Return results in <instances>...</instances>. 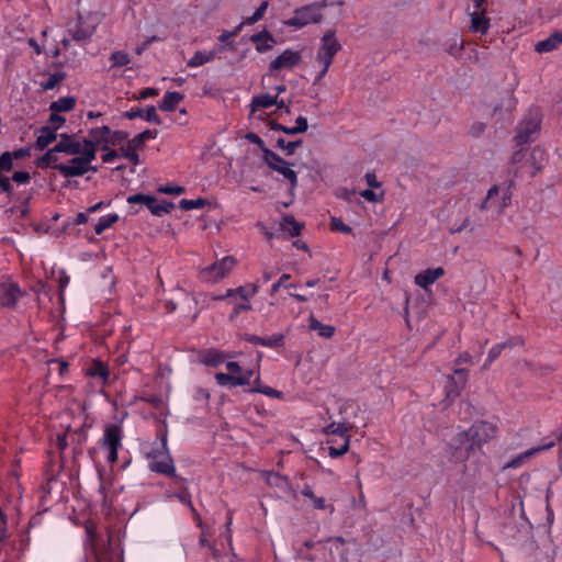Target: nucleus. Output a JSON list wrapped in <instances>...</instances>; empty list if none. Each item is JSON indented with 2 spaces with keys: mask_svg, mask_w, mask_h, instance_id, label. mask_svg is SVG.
Segmentation results:
<instances>
[{
  "mask_svg": "<svg viewBox=\"0 0 562 562\" xmlns=\"http://www.w3.org/2000/svg\"><path fill=\"white\" fill-rule=\"evenodd\" d=\"M496 427L487 422H477L470 429L459 432L451 441L457 460L468 459L475 449L495 436Z\"/></svg>",
  "mask_w": 562,
  "mask_h": 562,
  "instance_id": "obj_1",
  "label": "nucleus"
},
{
  "mask_svg": "<svg viewBox=\"0 0 562 562\" xmlns=\"http://www.w3.org/2000/svg\"><path fill=\"white\" fill-rule=\"evenodd\" d=\"M146 458L149 461V470L162 474L172 479H179L176 474V468L173 464V460L170 456L168 446H167V436L162 435L160 437V443L156 447H153L150 451L146 452Z\"/></svg>",
  "mask_w": 562,
  "mask_h": 562,
  "instance_id": "obj_2",
  "label": "nucleus"
},
{
  "mask_svg": "<svg viewBox=\"0 0 562 562\" xmlns=\"http://www.w3.org/2000/svg\"><path fill=\"white\" fill-rule=\"evenodd\" d=\"M327 5L326 1L307 4L294 11V15L289 19L285 24L295 29H301L310 23H318L322 21V9Z\"/></svg>",
  "mask_w": 562,
  "mask_h": 562,
  "instance_id": "obj_3",
  "label": "nucleus"
},
{
  "mask_svg": "<svg viewBox=\"0 0 562 562\" xmlns=\"http://www.w3.org/2000/svg\"><path fill=\"white\" fill-rule=\"evenodd\" d=\"M541 114L538 109L530 110L528 115L517 126L516 140L518 145L535 140L540 131Z\"/></svg>",
  "mask_w": 562,
  "mask_h": 562,
  "instance_id": "obj_4",
  "label": "nucleus"
},
{
  "mask_svg": "<svg viewBox=\"0 0 562 562\" xmlns=\"http://www.w3.org/2000/svg\"><path fill=\"white\" fill-rule=\"evenodd\" d=\"M341 45L336 38L335 31H327L322 40L321 46L316 53V60L325 66H330L335 55L340 50Z\"/></svg>",
  "mask_w": 562,
  "mask_h": 562,
  "instance_id": "obj_5",
  "label": "nucleus"
},
{
  "mask_svg": "<svg viewBox=\"0 0 562 562\" xmlns=\"http://www.w3.org/2000/svg\"><path fill=\"white\" fill-rule=\"evenodd\" d=\"M122 446V428L116 424L108 425L102 438V447L109 451L108 462L117 461V450Z\"/></svg>",
  "mask_w": 562,
  "mask_h": 562,
  "instance_id": "obj_6",
  "label": "nucleus"
},
{
  "mask_svg": "<svg viewBox=\"0 0 562 562\" xmlns=\"http://www.w3.org/2000/svg\"><path fill=\"white\" fill-rule=\"evenodd\" d=\"M235 263L236 259L232 256H227L207 267L203 271V276L206 280L215 282L220 279H223L233 269Z\"/></svg>",
  "mask_w": 562,
  "mask_h": 562,
  "instance_id": "obj_7",
  "label": "nucleus"
},
{
  "mask_svg": "<svg viewBox=\"0 0 562 562\" xmlns=\"http://www.w3.org/2000/svg\"><path fill=\"white\" fill-rule=\"evenodd\" d=\"M302 61V55L297 50L285 49L277 56L269 65V72L273 74L276 70L288 68L292 69Z\"/></svg>",
  "mask_w": 562,
  "mask_h": 562,
  "instance_id": "obj_8",
  "label": "nucleus"
},
{
  "mask_svg": "<svg viewBox=\"0 0 562 562\" xmlns=\"http://www.w3.org/2000/svg\"><path fill=\"white\" fill-rule=\"evenodd\" d=\"M252 375H254L252 370H247L244 373L240 372L237 375L217 372L215 374V380H216L217 384L221 386H226V385L243 386V385H248L250 383V379Z\"/></svg>",
  "mask_w": 562,
  "mask_h": 562,
  "instance_id": "obj_9",
  "label": "nucleus"
},
{
  "mask_svg": "<svg viewBox=\"0 0 562 562\" xmlns=\"http://www.w3.org/2000/svg\"><path fill=\"white\" fill-rule=\"evenodd\" d=\"M95 31L93 25L85 22L83 16L78 14L77 21L74 25L69 24L68 32L72 40L76 42H82L89 40Z\"/></svg>",
  "mask_w": 562,
  "mask_h": 562,
  "instance_id": "obj_10",
  "label": "nucleus"
},
{
  "mask_svg": "<svg viewBox=\"0 0 562 562\" xmlns=\"http://www.w3.org/2000/svg\"><path fill=\"white\" fill-rule=\"evenodd\" d=\"M468 379V371L465 369H456L453 374L449 376L447 390V397L454 398L459 396L460 391L464 387Z\"/></svg>",
  "mask_w": 562,
  "mask_h": 562,
  "instance_id": "obj_11",
  "label": "nucleus"
},
{
  "mask_svg": "<svg viewBox=\"0 0 562 562\" xmlns=\"http://www.w3.org/2000/svg\"><path fill=\"white\" fill-rule=\"evenodd\" d=\"M60 140L54 146L57 153L76 156L81 151V143L76 140L74 134H60Z\"/></svg>",
  "mask_w": 562,
  "mask_h": 562,
  "instance_id": "obj_12",
  "label": "nucleus"
},
{
  "mask_svg": "<svg viewBox=\"0 0 562 562\" xmlns=\"http://www.w3.org/2000/svg\"><path fill=\"white\" fill-rule=\"evenodd\" d=\"M21 290L16 283H1L0 284V305L12 307L15 305Z\"/></svg>",
  "mask_w": 562,
  "mask_h": 562,
  "instance_id": "obj_13",
  "label": "nucleus"
},
{
  "mask_svg": "<svg viewBox=\"0 0 562 562\" xmlns=\"http://www.w3.org/2000/svg\"><path fill=\"white\" fill-rule=\"evenodd\" d=\"M243 338L248 342L262 345L269 348H278L284 345V336L282 334H274L270 337H260L252 334H245Z\"/></svg>",
  "mask_w": 562,
  "mask_h": 562,
  "instance_id": "obj_14",
  "label": "nucleus"
},
{
  "mask_svg": "<svg viewBox=\"0 0 562 562\" xmlns=\"http://www.w3.org/2000/svg\"><path fill=\"white\" fill-rule=\"evenodd\" d=\"M59 126L45 125L42 126L40 132L41 134L37 136L35 142V148L37 150H44L49 144L55 142L58 137L57 131Z\"/></svg>",
  "mask_w": 562,
  "mask_h": 562,
  "instance_id": "obj_15",
  "label": "nucleus"
},
{
  "mask_svg": "<svg viewBox=\"0 0 562 562\" xmlns=\"http://www.w3.org/2000/svg\"><path fill=\"white\" fill-rule=\"evenodd\" d=\"M91 166L83 165L82 162H70V165L59 164L54 166L65 178H74L83 176L90 171Z\"/></svg>",
  "mask_w": 562,
  "mask_h": 562,
  "instance_id": "obj_16",
  "label": "nucleus"
},
{
  "mask_svg": "<svg viewBox=\"0 0 562 562\" xmlns=\"http://www.w3.org/2000/svg\"><path fill=\"white\" fill-rule=\"evenodd\" d=\"M486 11H473L470 13L471 18V24H470V31L473 33H481L486 34L491 24L490 19L485 15Z\"/></svg>",
  "mask_w": 562,
  "mask_h": 562,
  "instance_id": "obj_17",
  "label": "nucleus"
},
{
  "mask_svg": "<svg viewBox=\"0 0 562 562\" xmlns=\"http://www.w3.org/2000/svg\"><path fill=\"white\" fill-rule=\"evenodd\" d=\"M250 41L256 44L258 53L270 50L276 43L274 36L266 29L250 36Z\"/></svg>",
  "mask_w": 562,
  "mask_h": 562,
  "instance_id": "obj_18",
  "label": "nucleus"
},
{
  "mask_svg": "<svg viewBox=\"0 0 562 562\" xmlns=\"http://www.w3.org/2000/svg\"><path fill=\"white\" fill-rule=\"evenodd\" d=\"M562 44V32L555 31L547 38L538 42L535 46L537 53H549L557 49Z\"/></svg>",
  "mask_w": 562,
  "mask_h": 562,
  "instance_id": "obj_19",
  "label": "nucleus"
},
{
  "mask_svg": "<svg viewBox=\"0 0 562 562\" xmlns=\"http://www.w3.org/2000/svg\"><path fill=\"white\" fill-rule=\"evenodd\" d=\"M445 270L441 267L435 269H427L415 277V283L420 288L427 289L428 285L432 284L437 279L443 276Z\"/></svg>",
  "mask_w": 562,
  "mask_h": 562,
  "instance_id": "obj_20",
  "label": "nucleus"
},
{
  "mask_svg": "<svg viewBox=\"0 0 562 562\" xmlns=\"http://www.w3.org/2000/svg\"><path fill=\"white\" fill-rule=\"evenodd\" d=\"M225 359V353L217 349H207L200 355V361L210 367H216L223 363Z\"/></svg>",
  "mask_w": 562,
  "mask_h": 562,
  "instance_id": "obj_21",
  "label": "nucleus"
},
{
  "mask_svg": "<svg viewBox=\"0 0 562 562\" xmlns=\"http://www.w3.org/2000/svg\"><path fill=\"white\" fill-rule=\"evenodd\" d=\"M109 134L110 127L103 125L101 127H94L89 131V136L94 139L98 146H101L102 150H109Z\"/></svg>",
  "mask_w": 562,
  "mask_h": 562,
  "instance_id": "obj_22",
  "label": "nucleus"
},
{
  "mask_svg": "<svg viewBox=\"0 0 562 562\" xmlns=\"http://www.w3.org/2000/svg\"><path fill=\"white\" fill-rule=\"evenodd\" d=\"M183 94L176 91H168L160 101L158 108L161 111L171 112L175 111L178 103L183 100Z\"/></svg>",
  "mask_w": 562,
  "mask_h": 562,
  "instance_id": "obj_23",
  "label": "nucleus"
},
{
  "mask_svg": "<svg viewBox=\"0 0 562 562\" xmlns=\"http://www.w3.org/2000/svg\"><path fill=\"white\" fill-rule=\"evenodd\" d=\"M284 233H289L291 237L299 236L304 227L303 223L297 222L293 215H284L280 224Z\"/></svg>",
  "mask_w": 562,
  "mask_h": 562,
  "instance_id": "obj_24",
  "label": "nucleus"
},
{
  "mask_svg": "<svg viewBox=\"0 0 562 562\" xmlns=\"http://www.w3.org/2000/svg\"><path fill=\"white\" fill-rule=\"evenodd\" d=\"M277 97L278 95H270L269 93H261L252 98L250 102V116L254 115L257 109L263 108H270L277 103Z\"/></svg>",
  "mask_w": 562,
  "mask_h": 562,
  "instance_id": "obj_25",
  "label": "nucleus"
},
{
  "mask_svg": "<svg viewBox=\"0 0 562 562\" xmlns=\"http://www.w3.org/2000/svg\"><path fill=\"white\" fill-rule=\"evenodd\" d=\"M310 329L317 331L318 336L324 338H331L335 333V327L322 324L313 314L308 317Z\"/></svg>",
  "mask_w": 562,
  "mask_h": 562,
  "instance_id": "obj_26",
  "label": "nucleus"
},
{
  "mask_svg": "<svg viewBox=\"0 0 562 562\" xmlns=\"http://www.w3.org/2000/svg\"><path fill=\"white\" fill-rule=\"evenodd\" d=\"M553 446H554V442L551 441L549 443H546V445H542V446H539L536 448H531V449L525 451L524 453H521L520 456L516 457L512 461H509L507 467L508 468H517L524 462L525 459L530 458L531 456H533L542 450H548V449L552 448Z\"/></svg>",
  "mask_w": 562,
  "mask_h": 562,
  "instance_id": "obj_27",
  "label": "nucleus"
},
{
  "mask_svg": "<svg viewBox=\"0 0 562 562\" xmlns=\"http://www.w3.org/2000/svg\"><path fill=\"white\" fill-rule=\"evenodd\" d=\"M146 207L153 215L161 216L162 214L170 213L175 209V204L170 201H162V203H158L157 199L153 196V202L147 203Z\"/></svg>",
  "mask_w": 562,
  "mask_h": 562,
  "instance_id": "obj_28",
  "label": "nucleus"
},
{
  "mask_svg": "<svg viewBox=\"0 0 562 562\" xmlns=\"http://www.w3.org/2000/svg\"><path fill=\"white\" fill-rule=\"evenodd\" d=\"M76 106V98L68 95L58 99L49 104L52 112H69Z\"/></svg>",
  "mask_w": 562,
  "mask_h": 562,
  "instance_id": "obj_29",
  "label": "nucleus"
},
{
  "mask_svg": "<svg viewBox=\"0 0 562 562\" xmlns=\"http://www.w3.org/2000/svg\"><path fill=\"white\" fill-rule=\"evenodd\" d=\"M262 159H263L265 164L273 171H274V168H277L278 166H281L282 164L283 165H292L291 162L283 159L282 157H280L278 154H276L274 151H272L269 148H266L262 151Z\"/></svg>",
  "mask_w": 562,
  "mask_h": 562,
  "instance_id": "obj_30",
  "label": "nucleus"
},
{
  "mask_svg": "<svg viewBox=\"0 0 562 562\" xmlns=\"http://www.w3.org/2000/svg\"><path fill=\"white\" fill-rule=\"evenodd\" d=\"M237 296L241 301H246V302H249V300L251 299L248 293L247 286L243 285V286H238L236 289L227 290L226 294L216 296L215 300H232V299H236Z\"/></svg>",
  "mask_w": 562,
  "mask_h": 562,
  "instance_id": "obj_31",
  "label": "nucleus"
},
{
  "mask_svg": "<svg viewBox=\"0 0 562 562\" xmlns=\"http://www.w3.org/2000/svg\"><path fill=\"white\" fill-rule=\"evenodd\" d=\"M87 373L91 376H99L105 383L110 375L108 367L100 360H93Z\"/></svg>",
  "mask_w": 562,
  "mask_h": 562,
  "instance_id": "obj_32",
  "label": "nucleus"
},
{
  "mask_svg": "<svg viewBox=\"0 0 562 562\" xmlns=\"http://www.w3.org/2000/svg\"><path fill=\"white\" fill-rule=\"evenodd\" d=\"M57 151L54 147L49 148L42 157L36 159V166L41 169H46L49 167L54 169V166L57 165L55 162L58 160V157L55 155Z\"/></svg>",
  "mask_w": 562,
  "mask_h": 562,
  "instance_id": "obj_33",
  "label": "nucleus"
},
{
  "mask_svg": "<svg viewBox=\"0 0 562 562\" xmlns=\"http://www.w3.org/2000/svg\"><path fill=\"white\" fill-rule=\"evenodd\" d=\"M157 133V131L145 130L140 134L136 135L134 138L130 139L127 143L132 145V148H136L139 150L144 148L145 140L155 138Z\"/></svg>",
  "mask_w": 562,
  "mask_h": 562,
  "instance_id": "obj_34",
  "label": "nucleus"
},
{
  "mask_svg": "<svg viewBox=\"0 0 562 562\" xmlns=\"http://www.w3.org/2000/svg\"><path fill=\"white\" fill-rule=\"evenodd\" d=\"M303 144L302 139H297L294 142H286L283 137H279L277 139V148L284 151L285 156L294 155L296 148L301 147Z\"/></svg>",
  "mask_w": 562,
  "mask_h": 562,
  "instance_id": "obj_35",
  "label": "nucleus"
},
{
  "mask_svg": "<svg viewBox=\"0 0 562 562\" xmlns=\"http://www.w3.org/2000/svg\"><path fill=\"white\" fill-rule=\"evenodd\" d=\"M215 57L214 52L203 53L196 52L193 57L188 61L189 67H198L213 60Z\"/></svg>",
  "mask_w": 562,
  "mask_h": 562,
  "instance_id": "obj_36",
  "label": "nucleus"
},
{
  "mask_svg": "<svg viewBox=\"0 0 562 562\" xmlns=\"http://www.w3.org/2000/svg\"><path fill=\"white\" fill-rule=\"evenodd\" d=\"M292 165H281L274 168V171L281 173L291 184V188L294 189L297 186V175L291 169Z\"/></svg>",
  "mask_w": 562,
  "mask_h": 562,
  "instance_id": "obj_37",
  "label": "nucleus"
},
{
  "mask_svg": "<svg viewBox=\"0 0 562 562\" xmlns=\"http://www.w3.org/2000/svg\"><path fill=\"white\" fill-rule=\"evenodd\" d=\"M117 221H119L117 214H109L106 216L101 217L94 226L95 234L97 235L102 234L106 228L111 227Z\"/></svg>",
  "mask_w": 562,
  "mask_h": 562,
  "instance_id": "obj_38",
  "label": "nucleus"
},
{
  "mask_svg": "<svg viewBox=\"0 0 562 562\" xmlns=\"http://www.w3.org/2000/svg\"><path fill=\"white\" fill-rule=\"evenodd\" d=\"M301 493L313 503L314 508L325 509V499L323 497H317L310 485H305Z\"/></svg>",
  "mask_w": 562,
  "mask_h": 562,
  "instance_id": "obj_39",
  "label": "nucleus"
},
{
  "mask_svg": "<svg viewBox=\"0 0 562 562\" xmlns=\"http://www.w3.org/2000/svg\"><path fill=\"white\" fill-rule=\"evenodd\" d=\"M97 149H82L76 155L70 162H82L83 165L91 166L92 160L95 159Z\"/></svg>",
  "mask_w": 562,
  "mask_h": 562,
  "instance_id": "obj_40",
  "label": "nucleus"
},
{
  "mask_svg": "<svg viewBox=\"0 0 562 562\" xmlns=\"http://www.w3.org/2000/svg\"><path fill=\"white\" fill-rule=\"evenodd\" d=\"M209 204V201L203 198H199L195 200H187L182 199L179 202V207L186 211L193 210V209H201Z\"/></svg>",
  "mask_w": 562,
  "mask_h": 562,
  "instance_id": "obj_41",
  "label": "nucleus"
},
{
  "mask_svg": "<svg viewBox=\"0 0 562 562\" xmlns=\"http://www.w3.org/2000/svg\"><path fill=\"white\" fill-rule=\"evenodd\" d=\"M66 78V72L57 71L49 76L48 80L42 83L44 91L53 90L59 82Z\"/></svg>",
  "mask_w": 562,
  "mask_h": 562,
  "instance_id": "obj_42",
  "label": "nucleus"
},
{
  "mask_svg": "<svg viewBox=\"0 0 562 562\" xmlns=\"http://www.w3.org/2000/svg\"><path fill=\"white\" fill-rule=\"evenodd\" d=\"M228 302L233 304V311L229 314V321H235L240 312L251 310V305L249 304V302H236V299L228 300Z\"/></svg>",
  "mask_w": 562,
  "mask_h": 562,
  "instance_id": "obj_43",
  "label": "nucleus"
},
{
  "mask_svg": "<svg viewBox=\"0 0 562 562\" xmlns=\"http://www.w3.org/2000/svg\"><path fill=\"white\" fill-rule=\"evenodd\" d=\"M249 392H256V393H260V394H263V395H267L269 397H274V398H282L283 397V393L281 391H278V390H274L270 386H267V385H256V386H252Z\"/></svg>",
  "mask_w": 562,
  "mask_h": 562,
  "instance_id": "obj_44",
  "label": "nucleus"
},
{
  "mask_svg": "<svg viewBox=\"0 0 562 562\" xmlns=\"http://www.w3.org/2000/svg\"><path fill=\"white\" fill-rule=\"evenodd\" d=\"M130 134L125 131H111L109 134V146H117L124 142H128Z\"/></svg>",
  "mask_w": 562,
  "mask_h": 562,
  "instance_id": "obj_45",
  "label": "nucleus"
},
{
  "mask_svg": "<svg viewBox=\"0 0 562 562\" xmlns=\"http://www.w3.org/2000/svg\"><path fill=\"white\" fill-rule=\"evenodd\" d=\"M138 149L132 148V145L127 143L126 146L121 147V155L122 157L128 159L134 165H137L139 162V155L136 153Z\"/></svg>",
  "mask_w": 562,
  "mask_h": 562,
  "instance_id": "obj_46",
  "label": "nucleus"
},
{
  "mask_svg": "<svg viewBox=\"0 0 562 562\" xmlns=\"http://www.w3.org/2000/svg\"><path fill=\"white\" fill-rule=\"evenodd\" d=\"M112 66L122 67L130 63V57L126 53L116 50L111 54Z\"/></svg>",
  "mask_w": 562,
  "mask_h": 562,
  "instance_id": "obj_47",
  "label": "nucleus"
},
{
  "mask_svg": "<svg viewBox=\"0 0 562 562\" xmlns=\"http://www.w3.org/2000/svg\"><path fill=\"white\" fill-rule=\"evenodd\" d=\"M13 169V158L10 151H4L0 155V173L9 172Z\"/></svg>",
  "mask_w": 562,
  "mask_h": 562,
  "instance_id": "obj_48",
  "label": "nucleus"
},
{
  "mask_svg": "<svg viewBox=\"0 0 562 562\" xmlns=\"http://www.w3.org/2000/svg\"><path fill=\"white\" fill-rule=\"evenodd\" d=\"M355 424H349L346 422L337 423V426H335V435L339 436L342 439V442L346 438L350 439V436L348 435L349 430L355 428Z\"/></svg>",
  "mask_w": 562,
  "mask_h": 562,
  "instance_id": "obj_49",
  "label": "nucleus"
},
{
  "mask_svg": "<svg viewBox=\"0 0 562 562\" xmlns=\"http://www.w3.org/2000/svg\"><path fill=\"white\" fill-rule=\"evenodd\" d=\"M349 449V438H346L345 441L339 446H329L328 453L331 458H338L344 456Z\"/></svg>",
  "mask_w": 562,
  "mask_h": 562,
  "instance_id": "obj_50",
  "label": "nucleus"
},
{
  "mask_svg": "<svg viewBox=\"0 0 562 562\" xmlns=\"http://www.w3.org/2000/svg\"><path fill=\"white\" fill-rule=\"evenodd\" d=\"M147 122L155 123L157 125L161 124V119L157 114L156 106L154 105H147L146 110L144 111V117Z\"/></svg>",
  "mask_w": 562,
  "mask_h": 562,
  "instance_id": "obj_51",
  "label": "nucleus"
},
{
  "mask_svg": "<svg viewBox=\"0 0 562 562\" xmlns=\"http://www.w3.org/2000/svg\"><path fill=\"white\" fill-rule=\"evenodd\" d=\"M127 202L131 203V204H143V205L146 206L147 203H151L153 202V195L137 193V194H134V195H130L127 198Z\"/></svg>",
  "mask_w": 562,
  "mask_h": 562,
  "instance_id": "obj_52",
  "label": "nucleus"
},
{
  "mask_svg": "<svg viewBox=\"0 0 562 562\" xmlns=\"http://www.w3.org/2000/svg\"><path fill=\"white\" fill-rule=\"evenodd\" d=\"M504 349L505 345L502 344H497L494 347H492L491 350L488 351V357L483 366V369H486L496 358H498Z\"/></svg>",
  "mask_w": 562,
  "mask_h": 562,
  "instance_id": "obj_53",
  "label": "nucleus"
},
{
  "mask_svg": "<svg viewBox=\"0 0 562 562\" xmlns=\"http://www.w3.org/2000/svg\"><path fill=\"white\" fill-rule=\"evenodd\" d=\"M543 156V151L539 148H535L530 155V159L532 160L533 171L531 172V177H535L539 171H541L542 166L538 164V159H541Z\"/></svg>",
  "mask_w": 562,
  "mask_h": 562,
  "instance_id": "obj_54",
  "label": "nucleus"
},
{
  "mask_svg": "<svg viewBox=\"0 0 562 562\" xmlns=\"http://www.w3.org/2000/svg\"><path fill=\"white\" fill-rule=\"evenodd\" d=\"M330 227L334 231H338L345 234L351 233V227L346 225L339 217L333 216L330 220Z\"/></svg>",
  "mask_w": 562,
  "mask_h": 562,
  "instance_id": "obj_55",
  "label": "nucleus"
},
{
  "mask_svg": "<svg viewBox=\"0 0 562 562\" xmlns=\"http://www.w3.org/2000/svg\"><path fill=\"white\" fill-rule=\"evenodd\" d=\"M0 191L5 193L8 196L13 194V187L10 179L7 176L0 173Z\"/></svg>",
  "mask_w": 562,
  "mask_h": 562,
  "instance_id": "obj_56",
  "label": "nucleus"
},
{
  "mask_svg": "<svg viewBox=\"0 0 562 562\" xmlns=\"http://www.w3.org/2000/svg\"><path fill=\"white\" fill-rule=\"evenodd\" d=\"M184 191L186 189L183 187L172 184H167L158 189V192L165 194H182Z\"/></svg>",
  "mask_w": 562,
  "mask_h": 562,
  "instance_id": "obj_57",
  "label": "nucleus"
},
{
  "mask_svg": "<svg viewBox=\"0 0 562 562\" xmlns=\"http://www.w3.org/2000/svg\"><path fill=\"white\" fill-rule=\"evenodd\" d=\"M463 49L462 41L459 42L457 37L452 40V43L448 46L447 52L452 56H459Z\"/></svg>",
  "mask_w": 562,
  "mask_h": 562,
  "instance_id": "obj_58",
  "label": "nucleus"
},
{
  "mask_svg": "<svg viewBox=\"0 0 562 562\" xmlns=\"http://www.w3.org/2000/svg\"><path fill=\"white\" fill-rule=\"evenodd\" d=\"M245 138L249 140L250 143L257 145L261 151H263L267 147L263 143V140L254 132H249L245 135Z\"/></svg>",
  "mask_w": 562,
  "mask_h": 562,
  "instance_id": "obj_59",
  "label": "nucleus"
},
{
  "mask_svg": "<svg viewBox=\"0 0 562 562\" xmlns=\"http://www.w3.org/2000/svg\"><path fill=\"white\" fill-rule=\"evenodd\" d=\"M31 176L26 171H15L12 176V180L18 184H25L30 181Z\"/></svg>",
  "mask_w": 562,
  "mask_h": 562,
  "instance_id": "obj_60",
  "label": "nucleus"
},
{
  "mask_svg": "<svg viewBox=\"0 0 562 562\" xmlns=\"http://www.w3.org/2000/svg\"><path fill=\"white\" fill-rule=\"evenodd\" d=\"M513 186H514V182L509 181L507 189L503 193L501 210H503V209L507 207L508 205H510V203H512V191H510V189H512Z\"/></svg>",
  "mask_w": 562,
  "mask_h": 562,
  "instance_id": "obj_61",
  "label": "nucleus"
},
{
  "mask_svg": "<svg viewBox=\"0 0 562 562\" xmlns=\"http://www.w3.org/2000/svg\"><path fill=\"white\" fill-rule=\"evenodd\" d=\"M48 122L52 124V126H61L65 124L66 119L59 114V112H52L49 115Z\"/></svg>",
  "mask_w": 562,
  "mask_h": 562,
  "instance_id": "obj_62",
  "label": "nucleus"
},
{
  "mask_svg": "<svg viewBox=\"0 0 562 562\" xmlns=\"http://www.w3.org/2000/svg\"><path fill=\"white\" fill-rule=\"evenodd\" d=\"M30 154H31L30 147H22L14 151H10V155L13 159H23V158L30 156Z\"/></svg>",
  "mask_w": 562,
  "mask_h": 562,
  "instance_id": "obj_63",
  "label": "nucleus"
},
{
  "mask_svg": "<svg viewBox=\"0 0 562 562\" xmlns=\"http://www.w3.org/2000/svg\"><path fill=\"white\" fill-rule=\"evenodd\" d=\"M123 117H126L128 120L143 119L144 110L142 108H136L134 110L126 111L123 113Z\"/></svg>",
  "mask_w": 562,
  "mask_h": 562,
  "instance_id": "obj_64",
  "label": "nucleus"
}]
</instances>
